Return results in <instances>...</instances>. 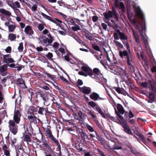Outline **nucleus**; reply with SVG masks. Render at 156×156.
Listing matches in <instances>:
<instances>
[{
  "mask_svg": "<svg viewBox=\"0 0 156 156\" xmlns=\"http://www.w3.org/2000/svg\"><path fill=\"white\" fill-rule=\"evenodd\" d=\"M134 12L136 15L138 16L142 20V23H140L139 24L140 27L137 24L134 26L136 29L139 30L142 38V40L143 41L145 47L148 49L149 48V44L146 37H145L143 34V31L146 30V27L145 24V20L144 17L139 7L134 6Z\"/></svg>",
  "mask_w": 156,
  "mask_h": 156,
  "instance_id": "f257e3e1",
  "label": "nucleus"
},
{
  "mask_svg": "<svg viewBox=\"0 0 156 156\" xmlns=\"http://www.w3.org/2000/svg\"><path fill=\"white\" fill-rule=\"evenodd\" d=\"M42 34L47 35V37L44 36H42L40 38V43L43 46L46 47L48 46L52 43L54 40L53 37L51 36L49 31L47 29H45L42 31Z\"/></svg>",
  "mask_w": 156,
  "mask_h": 156,
  "instance_id": "f03ea898",
  "label": "nucleus"
},
{
  "mask_svg": "<svg viewBox=\"0 0 156 156\" xmlns=\"http://www.w3.org/2000/svg\"><path fill=\"white\" fill-rule=\"evenodd\" d=\"M82 71H79L78 74L84 76H89L91 78L98 79V77L93 73L92 69L87 65L83 66L81 67Z\"/></svg>",
  "mask_w": 156,
  "mask_h": 156,
  "instance_id": "7ed1b4c3",
  "label": "nucleus"
},
{
  "mask_svg": "<svg viewBox=\"0 0 156 156\" xmlns=\"http://www.w3.org/2000/svg\"><path fill=\"white\" fill-rule=\"evenodd\" d=\"M128 52L126 50L120 51H119V55L121 58L123 56H126L127 59V63L130 66L132 64V56L130 53V49L129 51L128 50Z\"/></svg>",
  "mask_w": 156,
  "mask_h": 156,
  "instance_id": "20e7f679",
  "label": "nucleus"
},
{
  "mask_svg": "<svg viewBox=\"0 0 156 156\" xmlns=\"http://www.w3.org/2000/svg\"><path fill=\"white\" fill-rule=\"evenodd\" d=\"M119 35V38L122 41L124 45L126 46L127 49L129 51V46L128 42L127 37L123 32H122L119 30L117 31Z\"/></svg>",
  "mask_w": 156,
  "mask_h": 156,
  "instance_id": "39448f33",
  "label": "nucleus"
},
{
  "mask_svg": "<svg viewBox=\"0 0 156 156\" xmlns=\"http://www.w3.org/2000/svg\"><path fill=\"white\" fill-rule=\"evenodd\" d=\"M9 127L10 130L14 135H16L18 130V126L16 125L13 120H10L9 122Z\"/></svg>",
  "mask_w": 156,
  "mask_h": 156,
  "instance_id": "423d86ee",
  "label": "nucleus"
},
{
  "mask_svg": "<svg viewBox=\"0 0 156 156\" xmlns=\"http://www.w3.org/2000/svg\"><path fill=\"white\" fill-rule=\"evenodd\" d=\"M103 15L105 18L107 20H109L110 18H112L113 17L117 20H118L119 19L118 16L115 11L114 10L104 12L103 13Z\"/></svg>",
  "mask_w": 156,
  "mask_h": 156,
  "instance_id": "0eeeda50",
  "label": "nucleus"
},
{
  "mask_svg": "<svg viewBox=\"0 0 156 156\" xmlns=\"http://www.w3.org/2000/svg\"><path fill=\"white\" fill-rule=\"evenodd\" d=\"M21 116V114L19 110L18 109L16 108L14 112L13 119L15 122L17 124L19 123L20 120Z\"/></svg>",
  "mask_w": 156,
  "mask_h": 156,
  "instance_id": "6e6552de",
  "label": "nucleus"
},
{
  "mask_svg": "<svg viewBox=\"0 0 156 156\" xmlns=\"http://www.w3.org/2000/svg\"><path fill=\"white\" fill-rule=\"evenodd\" d=\"M2 58L3 62L7 64L8 63H13L14 62L13 59L11 58V56L9 54L5 55H2Z\"/></svg>",
  "mask_w": 156,
  "mask_h": 156,
  "instance_id": "1a4fd4ad",
  "label": "nucleus"
},
{
  "mask_svg": "<svg viewBox=\"0 0 156 156\" xmlns=\"http://www.w3.org/2000/svg\"><path fill=\"white\" fill-rule=\"evenodd\" d=\"M41 14L44 18L53 22L56 24L57 25H58L62 23V21L58 19H56L54 20L52 19L51 17L46 15L43 12H41Z\"/></svg>",
  "mask_w": 156,
  "mask_h": 156,
  "instance_id": "9d476101",
  "label": "nucleus"
},
{
  "mask_svg": "<svg viewBox=\"0 0 156 156\" xmlns=\"http://www.w3.org/2000/svg\"><path fill=\"white\" fill-rule=\"evenodd\" d=\"M132 129L133 132L140 138L143 143H144L145 138L143 135L140 133L138 128L137 127L135 126H133L132 128Z\"/></svg>",
  "mask_w": 156,
  "mask_h": 156,
  "instance_id": "9b49d317",
  "label": "nucleus"
},
{
  "mask_svg": "<svg viewBox=\"0 0 156 156\" xmlns=\"http://www.w3.org/2000/svg\"><path fill=\"white\" fill-rule=\"evenodd\" d=\"M16 156H23V150L22 147V146L20 144L17 146H15Z\"/></svg>",
  "mask_w": 156,
  "mask_h": 156,
  "instance_id": "f8f14e48",
  "label": "nucleus"
},
{
  "mask_svg": "<svg viewBox=\"0 0 156 156\" xmlns=\"http://www.w3.org/2000/svg\"><path fill=\"white\" fill-rule=\"evenodd\" d=\"M80 90V91L85 94H88L91 92V90L89 87H79Z\"/></svg>",
  "mask_w": 156,
  "mask_h": 156,
  "instance_id": "ddd939ff",
  "label": "nucleus"
},
{
  "mask_svg": "<svg viewBox=\"0 0 156 156\" xmlns=\"http://www.w3.org/2000/svg\"><path fill=\"white\" fill-rule=\"evenodd\" d=\"M86 112L88 115L90 117V118L92 119L96 123H98V120L96 116L89 109H87Z\"/></svg>",
  "mask_w": 156,
  "mask_h": 156,
  "instance_id": "4468645a",
  "label": "nucleus"
},
{
  "mask_svg": "<svg viewBox=\"0 0 156 156\" xmlns=\"http://www.w3.org/2000/svg\"><path fill=\"white\" fill-rule=\"evenodd\" d=\"M115 5L116 7L121 8L122 11H124L125 6L122 2H121L119 3L118 0H115Z\"/></svg>",
  "mask_w": 156,
  "mask_h": 156,
  "instance_id": "2eb2a0df",
  "label": "nucleus"
},
{
  "mask_svg": "<svg viewBox=\"0 0 156 156\" xmlns=\"http://www.w3.org/2000/svg\"><path fill=\"white\" fill-rule=\"evenodd\" d=\"M148 82L152 91L156 94V83L153 80H149Z\"/></svg>",
  "mask_w": 156,
  "mask_h": 156,
  "instance_id": "dca6fc26",
  "label": "nucleus"
},
{
  "mask_svg": "<svg viewBox=\"0 0 156 156\" xmlns=\"http://www.w3.org/2000/svg\"><path fill=\"white\" fill-rule=\"evenodd\" d=\"M99 95L95 92H94L90 95V98L93 100L95 101L98 100H104V99L100 98Z\"/></svg>",
  "mask_w": 156,
  "mask_h": 156,
  "instance_id": "f3484780",
  "label": "nucleus"
},
{
  "mask_svg": "<svg viewBox=\"0 0 156 156\" xmlns=\"http://www.w3.org/2000/svg\"><path fill=\"white\" fill-rule=\"evenodd\" d=\"M16 83L22 88H25L27 87L25 85L24 80L21 78H19L17 79Z\"/></svg>",
  "mask_w": 156,
  "mask_h": 156,
  "instance_id": "a211bd4d",
  "label": "nucleus"
},
{
  "mask_svg": "<svg viewBox=\"0 0 156 156\" xmlns=\"http://www.w3.org/2000/svg\"><path fill=\"white\" fill-rule=\"evenodd\" d=\"M7 66L5 65H3L0 68V73L3 76H5L7 74L6 72Z\"/></svg>",
  "mask_w": 156,
  "mask_h": 156,
  "instance_id": "6ab92c4d",
  "label": "nucleus"
},
{
  "mask_svg": "<svg viewBox=\"0 0 156 156\" xmlns=\"http://www.w3.org/2000/svg\"><path fill=\"white\" fill-rule=\"evenodd\" d=\"M0 12L3 15L7 17L12 16L11 13L9 10H6L4 9H0Z\"/></svg>",
  "mask_w": 156,
  "mask_h": 156,
  "instance_id": "aec40b11",
  "label": "nucleus"
},
{
  "mask_svg": "<svg viewBox=\"0 0 156 156\" xmlns=\"http://www.w3.org/2000/svg\"><path fill=\"white\" fill-rule=\"evenodd\" d=\"M24 31L26 34L31 35L33 34V31L32 27L29 25H27L25 28Z\"/></svg>",
  "mask_w": 156,
  "mask_h": 156,
  "instance_id": "412c9836",
  "label": "nucleus"
},
{
  "mask_svg": "<svg viewBox=\"0 0 156 156\" xmlns=\"http://www.w3.org/2000/svg\"><path fill=\"white\" fill-rule=\"evenodd\" d=\"M49 138L51 140H52L56 144L58 148V150L60 152L61 150V147L58 140L55 138L53 135L49 137Z\"/></svg>",
  "mask_w": 156,
  "mask_h": 156,
  "instance_id": "4be33fe9",
  "label": "nucleus"
},
{
  "mask_svg": "<svg viewBox=\"0 0 156 156\" xmlns=\"http://www.w3.org/2000/svg\"><path fill=\"white\" fill-rule=\"evenodd\" d=\"M117 108L119 113L123 114L125 112V110L122 106L120 104H118L117 105Z\"/></svg>",
  "mask_w": 156,
  "mask_h": 156,
  "instance_id": "5701e85b",
  "label": "nucleus"
},
{
  "mask_svg": "<svg viewBox=\"0 0 156 156\" xmlns=\"http://www.w3.org/2000/svg\"><path fill=\"white\" fill-rule=\"evenodd\" d=\"M114 89L118 93L126 95V93L124 90L122 88L118 87H114Z\"/></svg>",
  "mask_w": 156,
  "mask_h": 156,
  "instance_id": "b1692460",
  "label": "nucleus"
},
{
  "mask_svg": "<svg viewBox=\"0 0 156 156\" xmlns=\"http://www.w3.org/2000/svg\"><path fill=\"white\" fill-rule=\"evenodd\" d=\"M148 98V102L152 103L155 98L154 94L153 92H150L149 94Z\"/></svg>",
  "mask_w": 156,
  "mask_h": 156,
  "instance_id": "393cba45",
  "label": "nucleus"
},
{
  "mask_svg": "<svg viewBox=\"0 0 156 156\" xmlns=\"http://www.w3.org/2000/svg\"><path fill=\"white\" fill-rule=\"evenodd\" d=\"M27 118L30 122H36L37 117L34 114H32V115H28Z\"/></svg>",
  "mask_w": 156,
  "mask_h": 156,
  "instance_id": "a878e982",
  "label": "nucleus"
},
{
  "mask_svg": "<svg viewBox=\"0 0 156 156\" xmlns=\"http://www.w3.org/2000/svg\"><path fill=\"white\" fill-rule=\"evenodd\" d=\"M123 127L126 132L127 133L133 135V133L130 129L129 126L127 125H124L123 126Z\"/></svg>",
  "mask_w": 156,
  "mask_h": 156,
  "instance_id": "bb28decb",
  "label": "nucleus"
},
{
  "mask_svg": "<svg viewBox=\"0 0 156 156\" xmlns=\"http://www.w3.org/2000/svg\"><path fill=\"white\" fill-rule=\"evenodd\" d=\"M103 56L102 54L101 53L99 56V57H98L96 55H94V56L98 60L100 61V63L104 67H106L105 61L102 59V57Z\"/></svg>",
  "mask_w": 156,
  "mask_h": 156,
  "instance_id": "cd10ccee",
  "label": "nucleus"
},
{
  "mask_svg": "<svg viewBox=\"0 0 156 156\" xmlns=\"http://www.w3.org/2000/svg\"><path fill=\"white\" fill-rule=\"evenodd\" d=\"M94 109L97 111L103 117L105 118V116L102 110L99 106L97 105Z\"/></svg>",
  "mask_w": 156,
  "mask_h": 156,
  "instance_id": "c85d7f7f",
  "label": "nucleus"
},
{
  "mask_svg": "<svg viewBox=\"0 0 156 156\" xmlns=\"http://www.w3.org/2000/svg\"><path fill=\"white\" fill-rule=\"evenodd\" d=\"M94 109L97 111L103 117L105 118V116L102 110L99 106L97 105Z\"/></svg>",
  "mask_w": 156,
  "mask_h": 156,
  "instance_id": "c756f323",
  "label": "nucleus"
},
{
  "mask_svg": "<svg viewBox=\"0 0 156 156\" xmlns=\"http://www.w3.org/2000/svg\"><path fill=\"white\" fill-rule=\"evenodd\" d=\"M93 73L96 76L98 77V78L97 79H98L99 78V76L100 75H101L100 70L97 68H94L93 70Z\"/></svg>",
  "mask_w": 156,
  "mask_h": 156,
  "instance_id": "7c9ffc66",
  "label": "nucleus"
},
{
  "mask_svg": "<svg viewBox=\"0 0 156 156\" xmlns=\"http://www.w3.org/2000/svg\"><path fill=\"white\" fill-rule=\"evenodd\" d=\"M114 42L117 47V48L119 50L123 48V46L120 42L116 40H114Z\"/></svg>",
  "mask_w": 156,
  "mask_h": 156,
  "instance_id": "2f4dec72",
  "label": "nucleus"
},
{
  "mask_svg": "<svg viewBox=\"0 0 156 156\" xmlns=\"http://www.w3.org/2000/svg\"><path fill=\"white\" fill-rule=\"evenodd\" d=\"M49 46H51L55 50H57L59 47V44L57 42H54L53 44H51Z\"/></svg>",
  "mask_w": 156,
  "mask_h": 156,
  "instance_id": "473e14b6",
  "label": "nucleus"
},
{
  "mask_svg": "<svg viewBox=\"0 0 156 156\" xmlns=\"http://www.w3.org/2000/svg\"><path fill=\"white\" fill-rule=\"evenodd\" d=\"M78 115L80 118L82 120H85L86 119V115L83 113L81 111H79L78 112Z\"/></svg>",
  "mask_w": 156,
  "mask_h": 156,
  "instance_id": "72a5a7b5",
  "label": "nucleus"
},
{
  "mask_svg": "<svg viewBox=\"0 0 156 156\" xmlns=\"http://www.w3.org/2000/svg\"><path fill=\"white\" fill-rule=\"evenodd\" d=\"M86 126L87 129H88V130L90 132H94L97 135V133L96 132L94 131L93 127L89 125L88 124H86Z\"/></svg>",
  "mask_w": 156,
  "mask_h": 156,
  "instance_id": "f704fd0d",
  "label": "nucleus"
},
{
  "mask_svg": "<svg viewBox=\"0 0 156 156\" xmlns=\"http://www.w3.org/2000/svg\"><path fill=\"white\" fill-rule=\"evenodd\" d=\"M133 32L136 42L138 44H140V41L139 39V36L137 34H136L133 30Z\"/></svg>",
  "mask_w": 156,
  "mask_h": 156,
  "instance_id": "c9c22d12",
  "label": "nucleus"
},
{
  "mask_svg": "<svg viewBox=\"0 0 156 156\" xmlns=\"http://www.w3.org/2000/svg\"><path fill=\"white\" fill-rule=\"evenodd\" d=\"M81 138L83 141H84L86 138H87L88 140H90V138L89 137L87 134L84 132H83V133H82V134H81Z\"/></svg>",
  "mask_w": 156,
  "mask_h": 156,
  "instance_id": "e433bc0d",
  "label": "nucleus"
},
{
  "mask_svg": "<svg viewBox=\"0 0 156 156\" xmlns=\"http://www.w3.org/2000/svg\"><path fill=\"white\" fill-rule=\"evenodd\" d=\"M6 2L7 4L12 9L15 8V5L14 4L12 1L9 0H6Z\"/></svg>",
  "mask_w": 156,
  "mask_h": 156,
  "instance_id": "4c0bfd02",
  "label": "nucleus"
},
{
  "mask_svg": "<svg viewBox=\"0 0 156 156\" xmlns=\"http://www.w3.org/2000/svg\"><path fill=\"white\" fill-rule=\"evenodd\" d=\"M16 28V25L14 24H10L9 26V32H13Z\"/></svg>",
  "mask_w": 156,
  "mask_h": 156,
  "instance_id": "58836bf2",
  "label": "nucleus"
},
{
  "mask_svg": "<svg viewBox=\"0 0 156 156\" xmlns=\"http://www.w3.org/2000/svg\"><path fill=\"white\" fill-rule=\"evenodd\" d=\"M9 38L11 41H14L16 38V34H10L9 35Z\"/></svg>",
  "mask_w": 156,
  "mask_h": 156,
  "instance_id": "ea45409f",
  "label": "nucleus"
},
{
  "mask_svg": "<svg viewBox=\"0 0 156 156\" xmlns=\"http://www.w3.org/2000/svg\"><path fill=\"white\" fill-rule=\"evenodd\" d=\"M0 145L2 147L3 150L4 151L8 149V147L6 145L4 144V141H1L0 142Z\"/></svg>",
  "mask_w": 156,
  "mask_h": 156,
  "instance_id": "a19ab883",
  "label": "nucleus"
},
{
  "mask_svg": "<svg viewBox=\"0 0 156 156\" xmlns=\"http://www.w3.org/2000/svg\"><path fill=\"white\" fill-rule=\"evenodd\" d=\"M31 138L29 135H26L24 136L23 140L26 142H30Z\"/></svg>",
  "mask_w": 156,
  "mask_h": 156,
  "instance_id": "79ce46f5",
  "label": "nucleus"
},
{
  "mask_svg": "<svg viewBox=\"0 0 156 156\" xmlns=\"http://www.w3.org/2000/svg\"><path fill=\"white\" fill-rule=\"evenodd\" d=\"M23 44L22 42H21L19 44V46L18 48L19 52H21L23 51Z\"/></svg>",
  "mask_w": 156,
  "mask_h": 156,
  "instance_id": "37998d69",
  "label": "nucleus"
},
{
  "mask_svg": "<svg viewBox=\"0 0 156 156\" xmlns=\"http://www.w3.org/2000/svg\"><path fill=\"white\" fill-rule=\"evenodd\" d=\"M71 28L74 31H77L80 29V26L77 24L72 27Z\"/></svg>",
  "mask_w": 156,
  "mask_h": 156,
  "instance_id": "c03bdc74",
  "label": "nucleus"
},
{
  "mask_svg": "<svg viewBox=\"0 0 156 156\" xmlns=\"http://www.w3.org/2000/svg\"><path fill=\"white\" fill-rule=\"evenodd\" d=\"M10 77V76L9 75H8L4 77L1 80V82L2 84H4L7 79L9 78Z\"/></svg>",
  "mask_w": 156,
  "mask_h": 156,
  "instance_id": "a18cd8bd",
  "label": "nucleus"
},
{
  "mask_svg": "<svg viewBox=\"0 0 156 156\" xmlns=\"http://www.w3.org/2000/svg\"><path fill=\"white\" fill-rule=\"evenodd\" d=\"M93 48L95 50L100 51V49L99 47L97 44H92Z\"/></svg>",
  "mask_w": 156,
  "mask_h": 156,
  "instance_id": "49530a36",
  "label": "nucleus"
},
{
  "mask_svg": "<svg viewBox=\"0 0 156 156\" xmlns=\"http://www.w3.org/2000/svg\"><path fill=\"white\" fill-rule=\"evenodd\" d=\"M11 140L12 144L15 147L16 146H17V145H16L17 141L16 139L14 137H11Z\"/></svg>",
  "mask_w": 156,
  "mask_h": 156,
  "instance_id": "de8ad7c7",
  "label": "nucleus"
},
{
  "mask_svg": "<svg viewBox=\"0 0 156 156\" xmlns=\"http://www.w3.org/2000/svg\"><path fill=\"white\" fill-rule=\"evenodd\" d=\"M107 60L109 61L110 62H111L112 64L114 65L116 64V61H114V62H112V61L111 60V59L109 57V56L108 53H107Z\"/></svg>",
  "mask_w": 156,
  "mask_h": 156,
  "instance_id": "09e8293b",
  "label": "nucleus"
},
{
  "mask_svg": "<svg viewBox=\"0 0 156 156\" xmlns=\"http://www.w3.org/2000/svg\"><path fill=\"white\" fill-rule=\"evenodd\" d=\"M44 23L39 24H38V28L40 31H42L44 29Z\"/></svg>",
  "mask_w": 156,
  "mask_h": 156,
  "instance_id": "8fccbe9b",
  "label": "nucleus"
},
{
  "mask_svg": "<svg viewBox=\"0 0 156 156\" xmlns=\"http://www.w3.org/2000/svg\"><path fill=\"white\" fill-rule=\"evenodd\" d=\"M46 133L49 137L52 135L51 131L49 128H48L46 130Z\"/></svg>",
  "mask_w": 156,
  "mask_h": 156,
  "instance_id": "3c124183",
  "label": "nucleus"
},
{
  "mask_svg": "<svg viewBox=\"0 0 156 156\" xmlns=\"http://www.w3.org/2000/svg\"><path fill=\"white\" fill-rule=\"evenodd\" d=\"M124 74L125 76H121V78H122L123 80H126L128 79L129 76L125 72H124Z\"/></svg>",
  "mask_w": 156,
  "mask_h": 156,
  "instance_id": "603ef678",
  "label": "nucleus"
},
{
  "mask_svg": "<svg viewBox=\"0 0 156 156\" xmlns=\"http://www.w3.org/2000/svg\"><path fill=\"white\" fill-rule=\"evenodd\" d=\"M115 113L122 120H123L124 119L123 117L119 113V112H117L116 109L115 108Z\"/></svg>",
  "mask_w": 156,
  "mask_h": 156,
  "instance_id": "864d4df0",
  "label": "nucleus"
},
{
  "mask_svg": "<svg viewBox=\"0 0 156 156\" xmlns=\"http://www.w3.org/2000/svg\"><path fill=\"white\" fill-rule=\"evenodd\" d=\"M76 131L77 133L78 134H80V136L81 135V134L83 133V131L82 129H81L78 128H77L76 129Z\"/></svg>",
  "mask_w": 156,
  "mask_h": 156,
  "instance_id": "5fc2aeb1",
  "label": "nucleus"
},
{
  "mask_svg": "<svg viewBox=\"0 0 156 156\" xmlns=\"http://www.w3.org/2000/svg\"><path fill=\"white\" fill-rule=\"evenodd\" d=\"M85 35L87 39H89L90 41L93 40V38L92 36L89 34L88 33H86Z\"/></svg>",
  "mask_w": 156,
  "mask_h": 156,
  "instance_id": "6e6d98bb",
  "label": "nucleus"
},
{
  "mask_svg": "<svg viewBox=\"0 0 156 156\" xmlns=\"http://www.w3.org/2000/svg\"><path fill=\"white\" fill-rule=\"evenodd\" d=\"M88 104L92 107L94 108L97 106L96 103L93 101H89L88 103Z\"/></svg>",
  "mask_w": 156,
  "mask_h": 156,
  "instance_id": "4d7b16f0",
  "label": "nucleus"
},
{
  "mask_svg": "<svg viewBox=\"0 0 156 156\" xmlns=\"http://www.w3.org/2000/svg\"><path fill=\"white\" fill-rule=\"evenodd\" d=\"M37 5H34L33 6L31 7V9L33 12H35L37 10Z\"/></svg>",
  "mask_w": 156,
  "mask_h": 156,
  "instance_id": "13d9d810",
  "label": "nucleus"
},
{
  "mask_svg": "<svg viewBox=\"0 0 156 156\" xmlns=\"http://www.w3.org/2000/svg\"><path fill=\"white\" fill-rule=\"evenodd\" d=\"M5 50L7 53H10L12 51V48L10 46H8Z\"/></svg>",
  "mask_w": 156,
  "mask_h": 156,
  "instance_id": "bf43d9fd",
  "label": "nucleus"
},
{
  "mask_svg": "<svg viewBox=\"0 0 156 156\" xmlns=\"http://www.w3.org/2000/svg\"><path fill=\"white\" fill-rule=\"evenodd\" d=\"M119 34L118 33V32H117V33H115L114 34L113 36L115 40H118L119 39Z\"/></svg>",
  "mask_w": 156,
  "mask_h": 156,
  "instance_id": "052dcab7",
  "label": "nucleus"
},
{
  "mask_svg": "<svg viewBox=\"0 0 156 156\" xmlns=\"http://www.w3.org/2000/svg\"><path fill=\"white\" fill-rule=\"evenodd\" d=\"M38 107L39 108V110H38V113L39 114L43 115V112L44 110V108L41 107Z\"/></svg>",
  "mask_w": 156,
  "mask_h": 156,
  "instance_id": "680f3d73",
  "label": "nucleus"
},
{
  "mask_svg": "<svg viewBox=\"0 0 156 156\" xmlns=\"http://www.w3.org/2000/svg\"><path fill=\"white\" fill-rule=\"evenodd\" d=\"M46 56L48 59H51L53 57V54L51 52H49Z\"/></svg>",
  "mask_w": 156,
  "mask_h": 156,
  "instance_id": "e2e57ef3",
  "label": "nucleus"
},
{
  "mask_svg": "<svg viewBox=\"0 0 156 156\" xmlns=\"http://www.w3.org/2000/svg\"><path fill=\"white\" fill-rule=\"evenodd\" d=\"M28 110L34 112H36L37 111V110L33 106H30V107Z\"/></svg>",
  "mask_w": 156,
  "mask_h": 156,
  "instance_id": "0e129e2a",
  "label": "nucleus"
},
{
  "mask_svg": "<svg viewBox=\"0 0 156 156\" xmlns=\"http://www.w3.org/2000/svg\"><path fill=\"white\" fill-rule=\"evenodd\" d=\"M73 38L76 40L79 43L81 44H82L83 45H84V43L82 41L79 39L78 38H76V37H73Z\"/></svg>",
  "mask_w": 156,
  "mask_h": 156,
  "instance_id": "69168bd1",
  "label": "nucleus"
},
{
  "mask_svg": "<svg viewBox=\"0 0 156 156\" xmlns=\"http://www.w3.org/2000/svg\"><path fill=\"white\" fill-rule=\"evenodd\" d=\"M113 148L114 149L119 150L122 149V147L121 146L117 145L116 144H115L113 147Z\"/></svg>",
  "mask_w": 156,
  "mask_h": 156,
  "instance_id": "338daca9",
  "label": "nucleus"
},
{
  "mask_svg": "<svg viewBox=\"0 0 156 156\" xmlns=\"http://www.w3.org/2000/svg\"><path fill=\"white\" fill-rule=\"evenodd\" d=\"M141 85L145 88H147V83L146 82L142 83H141Z\"/></svg>",
  "mask_w": 156,
  "mask_h": 156,
  "instance_id": "774afa93",
  "label": "nucleus"
}]
</instances>
